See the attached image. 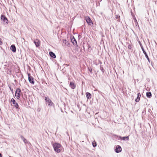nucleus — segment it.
Instances as JSON below:
<instances>
[{"instance_id":"nucleus-27","label":"nucleus","mask_w":157,"mask_h":157,"mask_svg":"<svg viewBox=\"0 0 157 157\" xmlns=\"http://www.w3.org/2000/svg\"><path fill=\"white\" fill-rule=\"evenodd\" d=\"M89 71L90 72V73H91L92 72V69H90L89 68H88Z\"/></svg>"},{"instance_id":"nucleus-5","label":"nucleus","mask_w":157,"mask_h":157,"mask_svg":"<svg viewBox=\"0 0 157 157\" xmlns=\"http://www.w3.org/2000/svg\"><path fill=\"white\" fill-rule=\"evenodd\" d=\"M121 151L122 148L119 145H117L115 150V151L117 153H118L121 152Z\"/></svg>"},{"instance_id":"nucleus-25","label":"nucleus","mask_w":157,"mask_h":157,"mask_svg":"<svg viewBox=\"0 0 157 157\" xmlns=\"http://www.w3.org/2000/svg\"><path fill=\"white\" fill-rule=\"evenodd\" d=\"M97 144L96 143H93V146L94 147H95L96 146Z\"/></svg>"},{"instance_id":"nucleus-8","label":"nucleus","mask_w":157,"mask_h":157,"mask_svg":"<svg viewBox=\"0 0 157 157\" xmlns=\"http://www.w3.org/2000/svg\"><path fill=\"white\" fill-rule=\"evenodd\" d=\"M71 40L72 43L73 44V45L75 46L76 47L78 45L77 44V41L74 36L72 38H71Z\"/></svg>"},{"instance_id":"nucleus-13","label":"nucleus","mask_w":157,"mask_h":157,"mask_svg":"<svg viewBox=\"0 0 157 157\" xmlns=\"http://www.w3.org/2000/svg\"><path fill=\"white\" fill-rule=\"evenodd\" d=\"M141 97L140 94V93H138L137 94V98L135 100V101L136 102H138L139 101L140 98Z\"/></svg>"},{"instance_id":"nucleus-12","label":"nucleus","mask_w":157,"mask_h":157,"mask_svg":"<svg viewBox=\"0 0 157 157\" xmlns=\"http://www.w3.org/2000/svg\"><path fill=\"white\" fill-rule=\"evenodd\" d=\"M119 138L123 140H129V136L122 137L121 136H119Z\"/></svg>"},{"instance_id":"nucleus-6","label":"nucleus","mask_w":157,"mask_h":157,"mask_svg":"<svg viewBox=\"0 0 157 157\" xmlns=\"http://www.w3.org/2000/svg\"><path fill=\"white\" fill-rule=\"evenodd\" d=\"M28 79L30 83L32 84H34V82L33 81V78L30 75V74L29 73H28Z\"/></svg>"},{"instance_id":"nucleus-17","label":"nucleus","mask_w":157,"mask_h":157,"mask_svg":"<svg viewBox=\"0 0 157 157\" xmlns=\"http://www.w3.org/2000/svg\"><path fill=\"white\" fill-rule=\"evenodd\" d=\"M91 94L89 92H87L86 93V96L88 99H89L91 97Z\"/></svg>"},{"instance_id":"nucleus-20","label":"nucleus","mask_w":157,"mask_h":157,"mask_svg":"<svg viewBox=\"0 0 157 157\" xmlns=\"http://www.w3.org/2000/svg\"><path fill=\"white\" fill-rule=\"evenodd\" d=\"M120 16L119 15H116V18L118 19L117 21H120Z\"/></svg>"},{"instance_id":"nucleus-26","label":"nucleus","mask_w":157,"mask_h":157,"mask_svg":"<svg viewBox=\"0 0 157 157\" xmlns=\"http://www.w3.org/2000/svg\"><path fill=\"white\" fill-rule=\"evenodd\" d=\"M2 44V40L0 38V45Z\"/></svg>"},{"instance_id":"nucleus-22","label":"nucleus","mask_w":157,"mask_h":157,"mask_svg":"<svg viewBox=\"0 0 157 157\" xmlns=\"http://www.w3.org/2000/svg\"><path fill=\"white\" fill-rule=\"evenodd\" d=\"M134 21H135V24L136 25V26H137L138 25V24L136 18H135L134 19Z\"/></svg>"},{"instance_id":"nucleus-3","label":"nucleus","mask_w":157,"mask_h":157,"mask_svg":"<svg viewBox=\"0 0 157 157\" xmlns=\"http://www.w3.org/2000/svg\"><path fill=\"white\" fill-rule=\"evenodd\" d=\"M21 90L19 88L17 89L16 91L15 96L17 99H19L21 97Z\"/></svg>"},{"instance_id":"nucleus-2","label":"nucleus","mask_w":157,"mask_h":157,"mask_svg":"<svg viewBox=\"0 0 157 157\" xmlns=\"http://www.w3.org/2000/svg\"><path fill=\"white\" fill-rule=\"evenodd\" d=\"M45 100L48 106H52L53 104V103L48 97H45Z\"/></svg>"},{"instance_id":"nucleus-15","label":"nucleus","mask_w":157,"mask_h":157,"mask_svg":"<svg viewBox=\"0 0 157 157\" xmlns=\"http://www.w3.org/2000/svg\"><path fill=\"white\" fill-rule=\"evenodd\" d=\"M49 55L50 56L53 58L54 59L56 58V56L55 54L52 52H49Z\"/></svg>"},{"instance_id":"nucleus-11","label":"nucleus","mask_w":157,"mask_h":157,"mask_svg":"<svg viewBox=\"0 0 157 157\" xmlns=\"http://www.w3.org/2000/svg\"><path fill=\"white\" fill-rule=\"evenodd\" d=\"M70 86L72 89H75L76 87L75 84L73 82H71L70 83Z\"/></svg>"},{"instance_id":"nucleus-30","label":"nucleus","mask_w":157,"mask_h":157,"mask_svg":"<svg viewBox=\"0 0 157 157\" xmlns=\"http://www.w3.org/2000/svg\"><path fill=\"white\" fill-rule=\"evenodd\" d=\"M99 0V1L100 2H101V1H102V0Z\"/></svg>"},{"instance_id":"nucleus-24","label":"nucleus","mask_w":157,"mask_h":157,"mask_svg":"<svg viewBox=\"0 0 157 157\" xmlns=\"http://www.w3.org/2000/svg\"><path fill=\"white\" fill-rule=\"evenodd\" d=\"M128 48L129 49H131L132 48V46L130 45H129L128 46Z\"/></svg>"},{"instance_id":"nucleus-16","label":"nucleus","mask_w":157,"mask_h":157,"mask_svg":"<svg viewBox=\"0 0 157 157\" xmlns=\"http://www.w3.org/2000/svg\"><path fill=\"white\" fill-rule=\"evenodd\" d=\"M34 43L36 45V47H38L39 46V41L38 40H36L34 41Z\"/></svg>"},{"instance_id":"nucleus-4","label":"nucleus","mask_w":157,"mask_h":157,"mask_svg":"<svg viewBox=\"0 0 157 157\" xmlns=\"http://www.w3.org/2000/svg\"><path fill=\"white\" fill-rule=\"evenodd\" d=\"M140 46L141 47V49L143 52V53L145 55L146 58L147 59L148 61L150 63V59H149V58L147 54V53L144 50L143 47V46L141 45V44H140Z\"/></svg>"},{"instance_id":"nucleus-7","label":"nucleus","mask_w":157,"mask_h":157,"mask_svg":"<svg viewBox=\"0 0 157 157\" xmlns=\"http://www.w3.org/2000/svg\"><path fill=\"white\" fill-rule=\"evenodd\" d=\"M11 102H12L13 104L14 105L16 108L17 109L18 108L19 105L18 103L16 102L15 100L13 98L11 99Z\"/></svg>"},{"instance_id":"nucleus-18","label":"nucleus","mask_w":157,"mask_h":157,"mask_svg":"<svg viewBox=\"0 0 157 157\" xmlns=\"http://www.w3.org/2000/svg\"><path fill=\"white\" fill-rule=\"evenodd\" d=\"M147 97L148 98H150L151 96V92H147L146 93Z\"/></svg>"},{"instance_id":"nucleus-28","label":"nucleus","mask_w":157,"mask_h":157,"mask_svg":"<svg viewBox=\"0 0 157 157\" xmlns=\"http://www.w3.org/2000/svg\"><path fill=\"white\" fill-rule=\"evenodd\" d=\"M0 157H2V154L0 153Z\"/></svg>"},{"instance_id":"nucleus-10","label":"nucleus","mask_w":157,"mask_h":157,"mask_svg":"<svg viewBox=\"0 0 157 157\" xmlns=\"http://www.w3.org/2000/svg\"><path fill=\"white\" fill-rule=\"evenodd\" d=\"M1 19L6 23H8V20L6 17L4 15H2L1 17Z\"/></svg>"},{"instance_id":"nucleus-29","label":"nucleus","mask_w":157,"mask_h":157,"mask_svg":"<svg viewBox=\"0 0 157 157\" xmlns=\"http://www.w3.org/2000/svg\"><path fill=\"white\" fill-rule=\"evenodd\" d=\"M97 90H98L97 89H95L94 90V91H97Z\"/></svg>"},{"instance_id":"nucleus-14","label":"nucleus","mask_w":157,"mask_h":157,"mask_svg":"<svg viewBox=\"0 0 157 157\" xmlns=\"http://www.w3.org/2000/svg\"><path fill=\"white\" fill-rule=\"evenodd\" d=\"M10 49L13 52L16 51V48L15 45H13L11 46Z\"/></svg>"},{"instance_id":"nucleus-19","label":"nucleus","mask_w":157,"mask_h":157,"mask_svg":"<svg viewBox=\"0 0 157 157\" xmlns=\"http://www.w3.org/2000/svg\"><path fill=\"white\" fill-rule=\"evenodd\" d=\"M21 138L24 141V143H27V140L24 137L22 136H21Z\"/></svg>"},{"instance_id":"nucleus-23","label":"nucleus","mask_w":157,"mask_h":157,"mask_svg":"<svg viewBox=\"0 0 157 157\" xmlns=\"http://www.w3.org/2000/svg\"><path fill=\"white\" fill-rule=\"evenodd\" d=\"M100 70L102 72H104V70L103 69V68L101 66L100 67Z\"/></svg>"},{"instance_id":"nucleus-9","label":"nucleus","mask_w":157,"mask_h":157,"mask_svg":"<svg viewBox=\"0 0 157 157\" xmlns=\"http://www.w3.org/2000/svg\"><path fill=\"white\" fill-rule=\"evenodd\" d=\"M86 20V22L88 25H91L93 24L91 20L90 19L89 17H86L85 18Z\"/></svg>"},{"instance_id":"nucleus-21","label":"nucleus","mask_w":157,"mask_h":157,"mask_svg":"<svg viewBox=\"0 0 157 157\" xmlns=\"http://www.w3.org/2000/svg\"><path fill=\"white\" fill-rule=\"evenodd\" d=\"M63 42L64 44H65L66 45L68 44V43L67 44V40H63Z\"/></svg>"},{"instance_id":"nucleus-1","label":"nucleus","mask_w":157,"mask_h":157,"mask_svg":"<svg viewBox=\"0 0 157 157\" xmlns=\"http://www.w3.org/2000/svg\"><path fill=\"white\" fill-rule=\"evenodd\" d=\"M53 146L54 151L56 152L57 153H59L60 152V148L61 147V146L59 144L55 143L53 144Z\"/></svg>"}]
</instances>
